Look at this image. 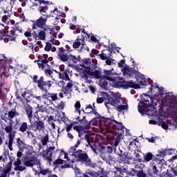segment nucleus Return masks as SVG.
<instances>
[{
  "instance_id": "2",
  "label": "nucleus",
  "mask_w": 177,
  "mask_h": 177,
  "mask_svg": "<svg viewBox=\"0 0 177 177\" xmlns=\"http://www.w3.org/2000/svg\"><path fill=\"white\" fill-rule=\"evenodd\" d=\"M114 69H104V80L109 81L111 82V85L115 86V88H122L124 86V82H125V79L120 77L117 73L113 72Z\"/></svg>"
},
{
  "instance_id": "46",
  "label": "nucleus",
  "mask_w": 177,
  "mask_h": 177,
  "mask_svg": "<svg viewBox=\"0 0 177 177\" xmlns=\"http://www.w3.org/2000/svg\"><path fill=\"white\" fill-rule=\"evenodd\" d=\"M93 75L96 78V80L102 79L103 77H102V71L99 70H95L94 72H93Z\"/></svg>"
},
{
  "instance_id": "43",
  "label": "nucleus",
  "mask_w": 177,
  "mask_h": 177,
  "mask_svg": "<svg viewBox=\"0 0 177 177\" xmlns=\"http://www.w3.org/2000/svg\"><path fill=\"white\" fill-rule=\"evenodd\" d=\"M89 75H93V73H92L89 69H86L83 71V77L86 80H88Z\"/></svg>"
},
{
  "instance_id": "16",
  "label": "nucleus",
  "mask_w": 177,
  "mask_h": 177,
  "mask_svg": "<svg viewBox=\"0 0 177 177\" xmlns=\"http://www.w3.org/2000/svg\"><path fill=\"white\" fill-rule=\"evenodd\" d=\"M91 122L93 125H104V127H107L109 122H106V119L102 116H96L94 118Z\"/></svg>"
},
{
  "instance_id": "26",
  "label": "nucleus",
  "mask_w": 177,
  "mask_h": 177,
  "mask_svg": "<svg viewBox=\"0 0 177 177\" xmlns=\"http://www.w3.org/2000/svg\"><path fill=\"white\" fill-rule=\"evenodd\" d=\"M37 10H39L44 17H46V19H48V13H46V10H48L47 6H44V4L41 3L38 7Z\"/></svg>"
},
{
  "instance_id": "64",
  "label": "nucleus",
  "mask_w": 177,
  "mask_h": 177,
  "mask_svg": "<svg viewBox=\"0 0 177 177\" xmlns=\"http://www.w3.org/2000/svg\"><path fill=\"white\" fill-rule=\"evenodd\" d=\"M98 56H100L101 60H106L107 59V55L104 54V53H102L101 54L98 55Z\"/></svg>"
},
{
  "instance_id": "21",
  "label": "nucleus",
  "mask_w": 177,
  "mask_h": 177,
  "mask_svg": "<svg viewBox=\"0 0 177 177\" xmlns=\"http://www.w3.org/2000/svg\"><path fill=\"white\" fill-rule=\"evenodd\" d=\"M48 21V18L40 17L37 20H36V25H37L38 28H48V27L46 25V21Z\"/></svg>"
},
{
  "instance_id": "23",
  "label": "nucleus",
  "mask_w": 177,
  "mask_h": 177,
  "mask_svg": "<svg viewBox=\"0 0 177 177\" xmlns=\"http://www.w3.org/2000/svg\"><path fill=\"white\" fill-rule=\"evenodd\" d=\"M73 129L77 131L79 138H82L84 135H86V129L82 126H74Z\"/></svg>"
},
{
  "instance_id": "14",
  "label": "nucleus",
  "mask_w": 177,
  "mask_h": 177,
  "mask_svg": "<svg viewBox=\"0 0 177 177\" xmlns=\"http://www.w3.org/2000/svg\"><path fill=\"white\" fill-rule=\"evenodd\" d=\"M24 165L28 168H32L37 165V158L34 156H26L24 158Z\"/></svg>"
},
{
  "instance_id": "61",
  "label": "nucleus",
  "mask_w": 177,
  "mask_h": 177,
  "mask_svg": "<svg viewBox=\"0 0 177 177\" xmlns=\"http://www.w3.org/2000/svg\"><path fill=\"white\" fill-rule=\"evenodd\" d=\"M27 95V91H24L21 93V97L24 98L23 100H24V103H28L30 102V100L26 98V95Z\"/></svg>"
},
{
  "instance_id": "38",
  "label": "nucleus",
  "mask_w": 177,
  "mask_h": 177,
  "mask_svg": "<svg viewBox=\"0 0 177 177\" xmlns=\"http://www.w3.org/2000/svg\"><path fill=\"white\" fill-rule=\"evenodd\" d=\"M8 139H9L8 149H9V150H10V151H12V150H13V148L12 147V146L13 145V140L15 139V135L9 134Z\"/></svg>"
},
{
  "instance_id": "32",
  "label": "nucleus",
  "mask_w": 177,
  "mask_h": 177,
  "mask_svg": "<svg viewBox=\"0 0 177 177\" xmlns=\"http://www.w3.org/2000/svg\"><path fill=\"white\" fill-rule=\"evenodd\" d=\"M73 84L71 82H68L66 85V86L64 88V95H68L70 92H73Z\"/></svg>"
},
{
  "instance_id": "52",
  "label": "nucleus",
  "mask_w": 177,
  "mask_h": 177,
  "mask_svg": "<svg viewBox=\"0 0 177 177\" xmlns=\"http://www.w3.org/2000/svg\"><path fill=\"white\" fill-rule=\"evenodd\" d=\"M51 49H52V44L49 42H46V46L44 48V50H46V52H50Z\"/></svg>"
},
{
  "instance_id": "59",
  "label": "nucleus",
  "mask_w": 177,
  "mask_h": 177,
  "mask_svg": "<svg viewBox=\"0 0 177 177\" xmlns=\"http://www.w3.org/2000/svg\"><path fill=\"white\" fill-rule=\"evenodd\" d=\"M80 145H81V140L78 139L75 146L72 147L71 150H72V151H75V149H77Z\"/></svg>"
},
{
  "instance_id": "55",
  "label": "nucleus",
  "mask_w": 177,
  "mask_h": 177,
  "mask_svg": "<svg viewBox=\"0 0 177 177\" xmlns=\"http://www.w3.org/2000/svg\"><path fill=\"white\" fill-rule=\"evenodd\" d=\"M80 46H81V42L78 41V40H75V42H73V48H74V49H78Z\"/></svg>"
},
{
  "instance_id": "39",
  "label": "nucleus",
  "mask_w": 177,
  "mask_h": 177,
  "mask_svg": "<svg viewBox=\"0 0 177 177\" xmlns=\"http://www.w3.org/2000/svg\"><path fill=\"white\" fill-rule=\"evenodd\" d=\"M59 76L61 80H64V81H70V77L68 76V73L67 71L59 73Z\"/></svg>"
},
{
  "instance_id": "4",
  "label": "nucleus",
  "mask_w": 177,
  "mask_h": 177,
  "mask_svg": "<svg viewBox=\"0 0 177 177\" xmlns=\"http://www.w3.org/2000/svg\"><path fill=\"white\" fill-rule=\"evenodd\" d=\"M136 77V82L138 83L133 82V80L127 82L125 84H124V89H128V88H133V89H140V85H142V86H146V85H147V82L146 81L147 79L145 77V75L138 73Z\"/></svg>"
},
{
  "instance_id": "20",
  "label": "nucleus",
  "mask_w": 177,
  "mask_h": 177,
  "mask_svg": "<svg viewBox=\"0 0 177 177\" xmlns=\"http://www.w3.org/2000/svg\"><path fill=\"white\" fill-rule=\"evenodd\" d=\"M123 74L124 75L129 76L130 78L132 77H135V79L136 80V75H138V74H140V73H139L135 69L124 67L123 68Z\"/></svg>"
},
{
  "instance_id": "28",
  "label": "nucleus",
  "mask_w": 177,
  "mask_h": 177,
  "mask_svg": "<svg viewBox=\"0 0 177 177\" xmlns=\"http://www.w3.org/2000/svg\"><path fill=\"white\" fill-rule=\"evenodd\" d=\"M122 103V104L118 105L116 107L117 111H119L120 113L124 110H128V109H129V106L127 101H123Z\"/></svg>"
},
{
  "instance_id": "15",
  "label": "nucleus",
  "mask_w": 177,
  "mask_h": 177,
  "mask_svg": "<svg viewBox=\"0 0 177 177\" xmlns=\"http://www.w3.org/2000/svg\"><path fill=\"white\" fill-rule=\"evenodd\" d=\"M23 105L28 120H29V122L31 124V122H32V117H34V115L32 114V106L28 104V103H24V102H23Z\"/></svg>"
},
{
  "instance_id": "56",
  "label": "nucleus",
  "mask_w": 177,
  "mask_h": 177,
  "mask_svg": "<svg viewBox=\"0 0 177 177\" xmlns=\"http://www.w3.org/2000/svg\"><path fill=\"white\" fill-rule=\"evenodd\" d=\"M165 150L166 151V156L167 154H168V156H171L173 154V153H175L176 149L170 148V149H165Z\"/></svg>"
},
{
  "instance_id": "42",
  "label": "nucleus",
  "mask_w": 177,
  "mask_h": 177,
  "mask_svg": "<svg viewBox=\"0 0 177 177\" xmlns=\"http://www.w3.org/2000/svg\"><path fill=\"white\" fill-rule=\"evenodd\" d=\"M54 30H55V28H44V31H50V35H52L53 38H56L57 37V33Z\"/></svg>"
},
{
  "instance_id": "13",
  "label": "nucleus",
  "mask_w": 177,
  "mask_h": 177,
  "mask_svg": "<svg viewBox=\"0 0 177 177\" xmlns=\"http://www.w3.org/2000/svg\"><path fill=\"white\" fill-rule=\"evenodd\" d=\"M55 151V147H50L46 150H44L42 151V156L46 160V161L48 162V164H51L53 159V151Z\"/></svg>"
},
{
  "instance_id": "5",
  "label": "nucleus",
  "mask_w": 177,
  "mask_h": 177,
  "mask_svg": "<svg viewBox=\"0 0 177 177\" xmlns=\"http://www.w3.org/2000/svg\"><path fill=\"white\" fill-rule=\"evenodd\" d=\"M37 60H35V63H37V66L40 70H45L46 66L50 67L48 63L53 60V57H50L48 54H43L42 55L37 56Z\"/></svg>"
},
{
  "instance_id": "27",
  "label": "nucleus",
  "mask_w": 177,
  "mask_h": 177,
  "mask_svg": "<svg viewBox=\"0 0 177 177\" xmlns=\"http://www.w3.org/2000/svg\"><path fill=\"white\" fill-rule=\"evenodd\" d=\"M0 68L4 69L6 68V64H8V57H5L3 54H0Z\"/></svg>"
},
{
  "instance_id": "58",
  "label": "nucleus",
  "mask_w": 177,
  "mask_h": 177,
  "mask_svg": "<svg viewBox=\"0 0 177 177\" xmlns=\"http://www.w3.org/2000/svg\"><path fill=\"white\" fill-rule=\"evenodd\" d=\"M64 102L63 101H61L60 103H59L57 106V109H58V110H64Z\"/></svg>"
},
{
  "instance_id": "35",
  "label": "nucleus",
  "mask_w": 177,
  "mask_h": 177,
  "mask_svg": "<svg viewBox=\"0 0 177 177\" xmlns=\"http://www.w3.org/2000/svg\"><path fill=\"white\" fill-rule=\"evenodd\" d=\"M119 160L120 162H124V164H131L129 160H128V158L125 155H122V151L119 153Z\"/></svg>"
},
{
  "instance_id": "1",
  "label": "nucleus",
  "mask_w": 177,
  "mask_h": 177,
  "mask_svg": "<svg viewBox=\"0 0 177 177\" xmlns=\"http://www.w3.org/2000/svg\"><path fill=\"white\" fill-rule=\"evenodd\" d=\"M32 82L37 84V88L39 91H41L42 93H45V104H53V102L57 100V93H49L48 91H50V88H52V85H53V81L46 80L44 76H41L38 80V75H35L32 77Z\"/></svg>"
},
{
  "instance_id": "18",
  "label": "nucleus",
  "mask_w": 177,
  "mask_h": 177,
  "mask_svg": "<svg viewBox=\"0 0 177 177\" xmlns=\"http://www.w3.org/2000/svg\"><path fill=\"white\" fill-rule=\"evenodd\" d=\"M158 154L153 157V161L158 162V164H161L162 161H164V157L167 156L165 149H161L160 150H158Z\"/></svg>"
},
{
  "instance_id": "3",
  "label": "nucleus",
  "mask_w": 177,
  "mask_h": 177,
  "mask_svg": "<svg viewBox=\"0 0 177 177\" xmlns=\"http://www.w3.org/2000/svg\"><path fill=\"white\" fill-rule=\"evenodd\" d=\"M150 107H151L152 111L153 112L152 113L153 115H156V113H157V109L153 105V98L150 97L149 95H146L145 98H142L139 104H138V111L141 114H145V113H149L150 111Z\"/></svg>"
},
{
  "instance_id": "48",
  "label": "nucleus",
  "mask_w": 177,
  "mask_h": 177,
  "mask_svg": "<svg viewBox=\"0 0 177 177\" xmlns=\"http://www.w3.org/2000/svg\"><path fill=\"white\" fill-rule=\"evenodd\" d=\"M80 109H81V103L80 102V101H77L76 103L75 104V111L79 113L80 115H81V110H80Z\"/></svg>"
},
{
  "instance_id": "10",
  "label": "nucleus",
  "mask_w": 177,
  "mask_h": 177,
  "mask_svg": "<svg viewBox=\"0 0 177 177\" xmlns=\"http://www.w3.org/2000/svg\"><path fill=\"white\" fill-rule=\"evenodd\" d=\"M15 131L21 132V133H25L28 129H32V124H28L27 122H19V120L16 121L15 124L13 127Z\"/></svg>"
},
{
  "instance_id": "12",
  "label": "nucleus",
  "mask_w": 177,
  "mask_h": 177,
  "mask_svg": "<svg viewBox=\"0 0 177 177\" xmlns=\"http://www.w3.org/2000/svg\"><path fill=\"white\" fill-rule=\"evenodd\" d=\"M75 158H77L79 162L84 164V165L86 166H92V165H91V158H89V156H88V153H86V152L76 154Z\"/></svg>"
},
{
  "instance_id": "40",
  "label": "nucleus",
  "mask_w": 177,
  "mask_h": 177,
  "mask_svg": "<svg viewBox=\"0 0 177 177\" xmlns=\"http://www.w3.org/2000/svg\"><path fill=\"white\" fill-rule=\"evenodd\" d=\"M100 84L101 88H103L104 89H108V85H109V82H107V81L106 80V79H104L103 77H101V80L100 81Z\"/></svg>"
},
{
  "instance_id": "62",
  "label": "nucleus",
  "mask_w": 177,
  "mask_h": 177,
  "mask_svg": "<svg viewBox=\"0 0 177 177\" xmlns=\"http://www.w3.org/2000/svg\"><path fill=\"white\" fill-rule=\"evenodd\" d=\"M63 162H64V160L59 158V159L55 160V161L54 162V165H62V164H63Z\"/></svg>"
},
{
  "instance_id": "47",
  "label": "nucleus",
  "mask_w": 177,
  "mask_h": 177,
  "mask_svg": "<svg viewBox=\"0 0 177 177\" xmlns=\"http://www.w3.org/2000/svg\"><path fill=\"white\" fill-rule=\"evenodd\" d=\"M102 149L104 150L106 153H108V154L113 153V147L111 146H103Z\"/></svg>"
},
{
  "instance_id": "22",
  "label": "nucleus",
  "mask_w": 177,
  "mask_h": 177,
  "mask_svg": "<svg viewBox=\"0 0 177 177\" xmlns=\"http://www.w3.org/2000/svg\"><path fill=\"white\" fill-rule=\"evenodd\" d=\"M15 74V69L13 66H10L9 68H4L3 71L1 75V78H2V75H4L6 78L10 77V75Z\"/></svg>"
},
{
  "instance_id": "37",
  "label": "nucleus",
  "mask_w": 177,
  "mask_h": 177,
  "mask_svg": "<svg viewBox=\"0 0 177 177\" xmlns=\"http://www.w3.org/2000/svg\"><path fill=\"white\" fill-rule=\"evenodd\" d=\"M8 139H9L8 149H9V150H10V151H12V150H13V148L12 147V146L13 145V140L15 139V135L9 134Z\"/></svg>"
},
{
  "instance_id": "44",
  "label": "nucleus",
  "mask_w": 177,
  "mask_h": 177,
  "mask_svg": "<svg viewBox=\"0 0 177 177\" xmlns=\"http://www.w3.org/2000/svg\"><path fill=\"white\" fill-rule=\"evenodd\" d=\"M84 139L86 140L88 145H91L93 142V137L91 134L86 133L84 135Z\"/></svg>"
},
{
  "instance_id": "51",
  "label": "nucleus",
  "mask_w": 177,
  "mask_h": 177,
  "mask_svg": "<svg viewBox=\"0 0 177 177\" xmlns=\"http://www.w3.org/2000/svg\"><path fill=\"white\" fill-rule=\"evenodd\" d=\"M33 99H36V100H38L39 102H42V100H46V96H45V93L42 95H39V96H34Z\"/></svg>"
},
{
  "instance_id": "6",
  "label": "nucleus",
  "mask_w": 177,
  "mask_h": 177,
  "mask_svg": "<svg viewBox=\"0 0 177 177\" xmlns=\"http://www.w3.org/2000/svg\"><path fill=\"white\" fill-rule=\"evenodd\" d=\"M164 100L169 107L170 110L171 111H174V113H176L177 111V96L176 97L175 95H172L171 93H166V95L164 98Z\"/></svg>"
},
{
  "instance_id": "63",
  "label": "nucleus",
  "mask_w": 177,
  "mask_h": 177,
  "mask_svg": "<svg viewBox=\"0 0 177 177\" xmlns=\"http://www.w3.org/2000/svg\"><path fill=\"white\" fill-rule=\"evenodd\" d=\"M26 167L22 166H18L17 167H15V171H19V172H23V171H26Z\"/></svg>"
},
{
  "instance_id": "9",
  "label": "nucleus",
  "mask_w": 177,
  "mask_h": 177,
  "mask_svg": "<svg viewBox=\"0 0 177 177\" xmlns=\"http://www.w3.org/2000/svg\"><path fill=\"white\" fill-rule=\"evenodd\" d=\"M106 128H108L109 131H111V132L121 133H120V131H122V129H124V124H122V122H118L114 120H109Z\"/></svg>"
},
{
  "instance_id": "7",
  "label": "nucleus",
  "mask_w": 177,
  "mask_h": 177,
  "mask_svg": "<svg viewBox=\"0 0 177 177\" xmlns=\"http://www.w3.org/2000/svg\"><path fill=\"white\" fill-rule=\"evenodd\" d=\"M107 102H105V106L107 109H109V104L116 107L118 103H121V94L120 93H112L110 95H107Z\"/></svg>"
},
{
  "instance_id": "11",
  "label": "nucleus",
  "mask_w": 177,
  "mask_h": 177,
  "mask_svg": "<svg viewBox=\"0 0 177 177\" xmlns=\"http://www.w3.org/2000/svg\"><path fill=\"white\" fill-rule=\"evenodd\" d=\"M16 31H19L21 32V30L19 29V26L13 28L9 32H4V42H9V41H16V38H17V35H16Z\"/></svg>"
},
{
  "instance_id": "8",
  "label": "nucleus",
  "mask_w": 177,
  "mask_h": 177,
  "mask_svg": "<svg viewBox=\"0 0 177 177\" xmlns=\"http://www.w3.org/2000/svg\"><path fill=\"white\" fill-rule=\"evenodd\" d=\"M131 175L136 177H149L151 176L150 170L147 171V173L143 170V167H140L139 164H136L134 168L131 169Z\"/></svg>"
},
{
  "instance_id": "29",
  "label": "nucleus",
  "mask_w": 177,
  "mask_h": 177,
  "mask_svg": "<svg viewBox=\"0 0 177 177\" xmlns=\"http://www.w3.org/2000/svg\"><path fill=\"white\" fill-rule=\"evenodd\" d=\"M17 144L19 150H24V149H27V145H26V142H24V141H23L20 138H17Z\"/></svg>"
},
{
  "instance_id": "25",
  "label": "nucleus",
  "mask_w": 177,
  "mask_h": 177,
  "mask_svg": "<svg viewBox=\"0 0 177 177\" xmlns=\"http://www.w3.org/2000/svg\"><path fill=\"white\" fill-rule=\"evenodd\" d=\"M0 8L3 10L4 13H9L11 10L9 3H6V1L3 0H0Z\"/></svg>"
},
{
  "instance_id": "53",
  "label": "nucleus",
  "mask_w": 177,
  "mask_h": 177,
  "mask_svg": "<svg viewBox=\"0 0 177 177\" xmlns=\"http://www.w3.org/2000/svg\"><path fill=\"white\" fill-rule=\"evenodd\" d=\"M99 53H100V52L98 50L93 48L91 50V57H95V55L96 56H99V55H100Z\"/></svg>"
},
{
  "instance_id": "34",
  "label": "nucleus",
  "mask_w": 177,
  "mask_h": 177,
  "mask_svg": "<svg viewBox=\"0 0 177 177\" xmlns=\"http://www.w3.org/2000/svg\"><path fill=\"white\" fill-rule=\"evenodd\" d=\"M19 115H20V114L19 112L16 111V109L8 111V118H10V120H12V118H15V117H19Z\"/></svg>"
},
{
  "instance_id": "50",
  "label": "nucleus",
  "mask_w": 177,
  "mask_h": 177,
  "mask_svg": "<svg viewBox=\"0 0 177 177\" xmlns=\"http://www.w3.org/2000/svg\"><path fill=\"white\" fill-rule=\"evenodd\" d=\"M115 177H125V175L122 174L121 168H118L117 171L114 172Z\"/></svg>"
},
{
  "instance_id": "36",
  "label": "nucleus",
  "mask_w": 177,
  "mask_h": 177,
  "mask_svg": "<svg viewBox=\"0 0 177 177\" xmlns=\"http://www.w3.org/2000/svg\"><path fill=\"white\" fill-rule=\"evenodd\" d=\"M39 174L41 175H43L44 176L48 175L49 176L50 174H52V170H50L49 169H42L40 167Z\"/></svg>"
},
{
  "instance_id": "33",
  "label": "nucleus",
  "mask_w": 177,
  "mask_h": 177,
  "mask_svg": "<svg viewBox=\"0 0 177 177\" xmlns=\"http://www.w3.org/2000/svg\"><path fill=\"white\" fill-rule=\"evenodd\" d=\"M80 59H81V57L80 56H78L77 57V56L73 55L71 54V55H68V62L69 63H71V62H72L73 63L75 64L77 62H80Z\"/></svg>"
},
{
  "instance_id": "19",
  "label": "nucleus",
  "mask_w": 177,
  "mask_h": 177,
  "mask_svg": "<svg viewBox=\"0 0 177 177\" xmlns=\"http://www.w3.org/2000/svg\"><path fill=\"white\" fill-rule=\"evenodd\" d=\"M32 128H35V132L37 131H44L45 129V122L42 120H39V118H37V120L33 122L32 123Z\"/></svg>"
},
{
  "instance_id": "31",
  "label": "nucleus",
  "mask_w": 177,
  "mask_h": 177,
  "mask_svg": "<svg viewBox=\"0 0 177 177\" xmlns=\"http://www.w3.org/2000/svg\"><path fill=\"white\" fill-rule=\"evenodd\" d=\"M56 120H55V116L50 115L48 118V124L52 127V129H56V124H55Z\"/></svg>"
},
{
  "instance_id": "45",
  "label": "nucleus",
  "mask_w": 177,
  "mask_h": 177,
  "mask_svg": "<svg viewBox=\"0 0 177 177\" xmlns=\"http://www.w3.org/2000/svg\"><path fill=\"white\" fill-rule=\"evenodd\" d=\"M5 131L6 133H10V135H12V131H13V124H12V122H10L9 125H7L5 127Z\"/></svg>"
},
{
  "instance_id": "57",
  "label": "nucleus",
  "mask_w": 177,
  "mask_h": 177,
  "mask_svg": "<svg viewBox=\"0 0 177 177\" xmlns=\"http://www.w3.org/2000/svg\"><path fill=\"white\" fill-rule=\"evenodd\" d=\"M94 114L96 115V117H100V114L96 111V109H93V111H87L86 114Z\"/></svg>"
},
{
  "instance_id": "24",
  "label": "nucleus",
  "mask_w": 177,
  "mask_h": 177,
  "mask_svg": "<svg viewBox=\"0 0 177 177\" xmlns=\"http://www.w3.org/2000/svg\"><path fill=\"white\" fill-rule=\"evenodd\" d=\"M151 164L152 165V172L153 175H156V176H158V175H160V170H158V167H160V165H161V163H158L156 161H153V160Z\"/></svg>"
},
{
  "instance_id": "41",
  "label": "nucleus",
  "mask_w": 177,
  "mask_h": 177,
  "mask_svg": "<svg viewBox=\"0 0 177 177\" xmlns=\"http://www.w3.org/2000/svg\"><path fill=\"white\" fill-rule=\"evenodd\" d=\"M49 142V135L46 134L45 136L41 137V143L42 146H46Z\"/></svg>"
},
{
  "instance_id": "49",
  "label": "nucleus",
  "mask_w": 177,
  "mask_h": 177,
  "mask_svg": "<svg viewBox=\"0 0 177 177\" xmlns=\"http://www.w3.org/2000/svg\"><path fill=\"white\" fill-rule=\"evenodd\" d=\"M39 38L41 41H45V39H46V33L45 32V31L41 30L39 32Z\"/></svg>"
},
{
  "instance_id": "30",
  "label": "nucleus",
  "mask_w": 177,
  "mask_h": 177,
  "mask_svg": "<svg viewBox=\"0 0 177 177\" xmlns=\"http://www.w3.org/2000/svg\"><path fill=\"white\" fill-rule=\"evenodd\" d=\"M154 157L156 156H153V153H151V152H148L144 156L143 162H149V161H151V160L153 161Z\"/></svg>"
},
{
  "instance_id": "60",
  "label": "nucleus",
  "mask_w": 177,
  "mask_h": 177,
  "mask_svg": "<svg viewBox=\"0 0 177 177\" xmlns=\"http://www.w3.org/2000/svg\"><path fill=\"white\" fill-rule=\"evenodd\" d=\"M88 146H90V147H91L92 151H93V153H97V147L96 146V145L90 143V145H88Z\"/></svg>"
},
{
  "instance_id": "54",
  "label": "nucleus",
  "mask_w": 177,
  "mask_h": 177,
  "mask_svg": "<svg viewBox=\"0 0 177 177\" xmlns=\"http://www.w3.org/2000/svg\"><path fill=\"white\" fill-rule=\"evenodd\" d=\"M44 74L47 77H50L53 75V71L50 69H44Z\"/></svg>"
},
{
  "instance_id": "17",
  "label": "nucleus",
  "mask_w": 177,
  "mask_h": 177,
  "mask_svg": "<svg viewBox=\"0 0 177 177\" xmlns=\"http://www.w3.org/2000/svg\"><path fill=\"white\" fill-rule=\"evenodd\" d=\"M66 52V49L63 47L59 48V52L57 54V59H59L63 63H66V62H68V54L64 53Z\"/></svg>"
}]
</instances>
